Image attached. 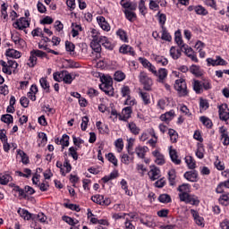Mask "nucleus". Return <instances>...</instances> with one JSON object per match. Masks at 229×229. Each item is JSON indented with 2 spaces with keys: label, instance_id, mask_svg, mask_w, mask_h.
<instances>
[{
  "label": "nucleus",
  "instance_id": "nucleus-1",
  "mask_svg": "<svg viewBox=\"0 0 229 229\" xmlns=\"http://www.w3.org/2000/svg\"><path fill=\"white\" fill-rule=\"evenodd\" d=\"M100 81H102L99 85L100 90H103L106 96H114V81L112 78L103 75Z\"/></svg>",
  "mask_w": 229,
  "mask_h": 229
},
{
  "label": "nucleus",
  "instance_id": "nucleus-2",
  "mask_svg": "<svg viewBox=\"0 0 229 229\" xmlns=\"http://www.w3.org/2000/svg\"><path fill=\"white\" fill-rule=\"evenodd\" d=\"M0 65H2V71L4 74H8L9 76L12 74V71L15 72V69L19 67V64L14 60H8V62H4L3 60L0 61Z\"/></svg>",
  "mask_w": 229,
  "mask_h": 229
},
{
  "label": "nucleus",
  "instance_id": "nucleus-3",
  "mask_svg": "<svg viewBox=\"0 0 229 229\" xmlns=\"http://www.w3.org/2000/svg\"><path fill=\"white\" fill-rule=\"evenodd\" d=\"M37 56L38 58H47V54H46V52H42V50L30 51V56L29 59V63L27 64L29 67H33L34 65H37Z\"/></svg>",
  "mask_w": 229,
  "mask_h": 229
},
{
  "label": "nucleus",
  "instance_id": "nucleus-4",
  "mask_svg": "<svg viewBox=\"0 0 229 229\" xmlns=\"http://www.w3.org/2000/svg\"><path fill=\"white\" fill-rule=\"evenodd\" d=\"M174 89L177 90L181 98H183L189 94V91L187 90V84L183 79H179L175 81Z\"/></svg>",
  "mask_w": 229,
  "mask_h": 229
},
{
  "label": "nucleus",
  "instance_id": "nucleus-5",
  "mask_svg": "<svg viewBox=\"0 0 229 229\" xmlns=\"http://www.w3.org/2000/svg\"><path fill=\"white\" fill-rule=\"evenodd\" d=\"M179 198L181 201H184V203H190V205H199V199L195 195L183 192L179 194Z\"/></svg>",
  "mask_w": 229,
  "mask_h": 229
},
{
  "label": "nucleus",
  "instance_id": "nucleus-6",
  "mask_svg": "<svg viewBox=\"0 0 229 229\" xmlns=\"http://www.w3.org/2000/svg\"><path fill=\"white\" fill-rule=\"evenodd\" d=\"M140 81L142 83L145 90H151V87L153 86V81L151 78L148 77V73L141 72L140 73Z\"/></svg>",
  "mask_w": 229,
  "mask_h": 229
},
{
  "label": "nucleus",
  "instance_id": "nucleus-7",
  "mask_svg": "<svg viewBox=\"0 0 229 229\" xmlns=\"http://www.w3.org/2000/svg\"><path fill=\"white\" fill-rule=\"evenodd\" d=\"M219 117L221 121H228L229 119L228 105L222 104L221 106H219Z\"/></svg>",
  "mask_w": 229,
  "mask_h": 229
},
{
  "label": "nucleus",
  "instance_id": "nucleus-8",
  "mask_svg": "<svg viewBox=\"0 0 229 229\" xmlns=\"http://www.w3.org/2000/svg\"><path fill=\"white\" fill-rule=\"evenodd\" d=\"M122 96L123 98H127L125 105H129L130 106H133V105H135V101L131 100V97H130V87L125 86L122 88Z\"/></svg>",
  "mask_w": 229,
  "mask_h": 229
},
{
  "label": "nucleus",
  "instance_id": "nucleus-9",
  "mask_svg": "<svg viewBox=\"0 0 229 229\" xmlns=\"http://www.w3.org/2000/svg\"><path fill=\"white\" fill-rule=\"evenodd\" d=\"M150 58L154 60V62L157 63L159 65H162L163 67H165L167 64H169V60L167 58L158 55L157 54H151Z\"/></svg>",
  "mask_w": 229,
  "mask_h": 229
},
{
  "label": "nucleus",
  "instance_id": "nucleus-10",
  "mask_svg": "<svg viewBox=\"0 0 229 229\" xmlns=\"http://www.w3.org/2000/svg\"><path fill=\"white\" fill-rule=\"evenodd\" d=\"M13 26L16 30H26V28H30V21L26 18H20L19 21L14 22Z\"/></svg>",
  "mask_w": 229,
  "mask_h": 229
},
{
  "label": "nucleus",
  "instance_id": "nucleus-11",
  "mask_svg": "<svg viewBox=\"0 0 229 229\" xmlns=\"http://www.w3.org/2000/svg\"><path fill=\"white\" fill-rule=\"evenodd\" d=\"M98 23L104 31H110V24L106 21V19L103 16L97 17Z\"/></svg>",
  "mask_w": 229,
  "mask_h": 229
},
{
  "label": "nucleus",
  "instance_id": "nucleus-12",
  "mask_svg": "<svg viewBox=\"0 0 229 229\" xmlns=\"http://www.w3.org/2000/svg\"><path fill=\"white\" fill-rule=\"evenodd\" d=\"M148 176L152 182L158 180V178H160V169H158L157 166H153L148 172Z\"/></svg>",
  "mask_w": 229,
  "mask_h": 229
},
{
  "label": "nucleus",
  "instance_id": "nucleus-13",
  "mask_svg": "<svg viewBox=\"0 0 229 229\" xmlns=\"http://www.w3.org/2000/svg\"><path fill=\"white\" fill-rule=\"evenodd\" d=\"M191 214L194 218V221L198 226H205V224L203 223L204 219L203 217L199 216V214H198V211L194 209H191Z\"/></svg>",
  "mask_w": 229,
  "mask_h": 229
},
{
  "label": "nucleus",
  "instance_id": "nucleus-14",
  "mask_svg": "<svg viewBox=\"0 0 229 229\" xmlns=\"http://www.w3.org/2000/svg\"><path fill=\"white\" fill-rule=\"evenodd\" d=\"M219 131L221 133V139L223 140L224 146H229V137L228 132L226 131V128L222 126L219 128Z\"/></svg>",
  "mask_w": 229,
  "mask_h": 229
},
{
  "label": "nucleus",
  "instance_id": "nucleus-15",
  "mask_svg": "<svg viewBox=\"0 0 229 229\" xmlns=\"http://www.w3.org/2000/svg\"><path fill=\"white\" fill-rule=\"evenodd\" d=\"M131 117V106H127L123 109L122 115H120L121 121H128Z\"/></svg>",
  "mask_w": 229,
  "mask_h": 229
},
{
  "label": "nucleus",
  "instance_id": "nucleus-16",
  "mask_svg": "<svg viewBox=\"0 0 229 229\" xmlns=\"http://www.w3.org/2000/svg\"><path fill=\"white\" fill-rule=\"evenodd\" d=\"M153 156L156 157L155 162L156 164H157V165H164V164H165V159H164V155H162L157 150H155L153 152Z\"/></svg>",
  "mask_w": 229,
  "mask_h": 229
},
{
  "label": "nucleus",
  "instance_id": "nucleus-17",
  "mask_svg": "<svg viewBox=\"0 0 229 229\" xmlns=\"http://www.w3.org/2000/svg\"><path fill=\"white\" fill-rule=\"evenodd\" d=\"M159 83H164V80L167 78V70L165 68H160L156 75Z\"/></svg>",
  "mask_w": 229,
  "mask_h": 229
},
{
  "label": "nucleus",
  "instance_id": "nucleus-18",
  "mask_svg": "<svg viewBox=\"0 0 229 229\" xmlns=\"http://www.w3.org/2000/svg\"><path fill=\"white\" fill-rule=\"evenodd\" d=\"M120 53L123 55H131V56L135 55V51H133V48L128 45H123L120 49Z\"/></svg>",
  "mask_w": 229,
  "mask_h": 229
},
{
  "label": "nucleus",
  "instance_id": "nucleus-19",
  "mask_svg": "<svg viewBox=\"0 0 229 229\" xmlns=\"http://www.w3.org/2000/svg\"><path fill=\"white\" fill-rule=\"evenodd\" d=\"M170 56H172V58L174 60H178V58H180V56H182V48L177 49L176 47H172L170 48Z\"/></svg>",
  "mask_w": 229,
  "mask_h": 229
},
{
  "label": "nucleus",
  "instance_id": "nucleus-20",
  "mask_svg": "<svg viewBox=\"0 0 229 229\" xmlns=\"http://www.w3.org/2000/svg\"><path fill=\"white\" fill-rule=\"evenodd\" d=\"M184 178H186V180H188L189 182H197V180H198V173H196V171L186 172L184 174Z\"/></svg>",
  "mask_w": 229,
  "mask_h": 229
},
{
  "label": "nucleus",
  "instance_id": "nucleus-21",
  "mask_svg": "<svg viewBox=\"0 0 229 229\" xmlns=\"http://www.w3.org/2000/svg\"><path fill=\"white\" fill-rule=\"evenodd\" d=\"M90 47L95 51V53H101V45L99 39H92L90 42Z\"/></svg>",
  "mask_w": 229,
  "mask_h": 229
},
{
  "label": "nucleus",
  "instance_id": "nucleus-22",
  "mask_svg": "<svg viewBox=\"0 0 229 229\" xmlns=\"http://www.w3.org/2000/svg\"><path fill=\"white\" fill-rule=\"evenodd\" d=\"M31 33L32 37H41L44 42H49V38L44 37V33H42V30H40V28L33 30Z\"/></svg>",
  "mask_w": 229,
  "mask_h": 229
},
{
  "label": "nucleus",
  "instance_id": "nucleus-23",
  "mask_svg": "<svg viewBox=\"0 0 229 229\" xmlns=\"http://www.w3.org/2000/svg\"><path fill=\"white\" fill-rule=\"evenodd\" d=\"M193 89L195 90L196 94H201V92H203L202 82L198 80H194L193 81Z\"/></svg>",
  "mask_w": 229,
  "mask_h": 229
},
{
  "label": "nucleus",
  "instance_id": "nucleus-24",
  "mask_svg": "<svg viewBox=\"0 0 229 229\" xmlns=\"http://www.w3.org/2000/svg\"><path fill=\"white\" fill-rule=\"evenodd\" d=\"M13 178L8 174H0V185H6L9 182H12Z\"/></svg>",
  "mask_w": 229,
  "mask_h": 229
},
{
  "label": "nucleus",
  "instance_id": "nucleus-25",
  "mask_svg": "<svg viewBox=\"0 0 229 229\" xmlns=\"http://www.w3.org/2000/svg\"><path fill=\"white\" fill-rule=\"evenodd\" d=\"M170 158L174 164H176L179 165V164H182V160L178 159V154L174 149H170L169 151Z\"/></svg>",
  "mask_w": 229,
  "mask_h": 229
},
{
  "label": "nucleus",
  "instance_id": "nucleus-26",
  "mask_svg": "<svg viewBox=\"0 0 229 229\" xmlns=\"http://www.w3.org/2000/svg\"><path fill=\"white\" fill-rule=\"evenodd\" d=\"M190 72H191V74H194V76H196L197 78H199V76L203 75V72H201V70H199V66L195 64L190 67Z\"/></svg>",
  "mask_w": 229,
  "mask_h": 229
},
{
  "label": "nucleus",
  "instance_id": "nucleus-27",
  "mask_svg": "<svg viewBox=\"0 0 229 229\" xmlns=\"http://www.w3.org/2000/svg\"><path fill=\"white\" fill-rule=\"evenodd\" d=\"M18 213L23 219L30 221V219H33V214L30 213L28 210L25 209H19Z\"/></svg>",
  "mask_w": 229,
  "mask_h": 229
},
{
  "label": "nucleus",
  "instance_id": "nucleus-28",
  "mask_svg": "<svg viewBox=\"0 0 229 229\" xmlns=\"http://www.w3.org/2000/svg\"><path fill=\"white\" fill-rule=\"evenodd\" d=\"M6 56H9L10 58H21V52L15 50V49H8L5 53Z\"/></svg>",
  "mask_w": 229,
  "mask_h": 229
},
{
  "label": "nucleus",
  "instance_id": "nucleus-29",
  "mask_svg": "<svg viewBox=\"0 0 229 229\" xmlns=\"http://www.w3.org/2000/svg\"><path fill=\"white\" fill-rule=\"evenodd\" d=\"M161 30H162V36H161L162 40H165L166 42H171L172 40L171 34L167 32V29L165 26H162Z\"/></svg>",
  "mask_w": 229,
  "mask_h": 229
},
{
  "label": "nucleus",
  "instance_id": "nucleus-30",
  "mask_svg": "<svg viewBox=\"0 0 229 229\" xmlns=\"http://www.w3.org/2000/svg\"><path fill=\"white\" fill-rule=\"evenodd\" d=\"M74 78H72V75L69 73V72L64 71L63 81L66 83V85H71L73 81Z\"/></svg>",
  "mask_w": 229,
  "mask_h": 229
},
{
  "label": "nucleus",
  "instance_id": "nucleus-31",
  "mask_svg": "<svg viewBox=\"0 0 229 229\" xmlns=\"http://www.w3.org/2000/svg\"><path fill=\"white\" fill-rule=\"evenodd\" d=\"M135 151L139 158H144L146 151H148V147H137Z\"/></svg>",
  "mask_w": 229,
  "mask_h": 229
},
{
  "label": "nucleus",
  "instance_id": "nucleus-32",
  "mask_svg": "<svg viewBox=\"0 0 229 229\" xmlns=\"http://www.w3.org/2000/svg\"><path fill=\"white\" fill-rule=\"evenodd\" d=\"M125 17L127 21H130V22H133L135 19H137V14L131 10H125L124 11Z\"/></svg>",
  "mask_w": 229,
  "mask_h": 229
},
{
  "label": "nucleus",
  "instance_id": "nucleus-33",
  "mask_svg": "<svg viewBox=\"0 0 229 229\" xmlns=\"http://www.w3.org/2000/svg\"><path fill=\"white\" fill-rule=\"evenodd\" d=\"M199 119H200V123H202V124H204V126L206 128H212L213 123H212V120L211 119H209L207 116H200Z\"/></svg>",
  "mask_w": 229,
  "mask_h": 229
},
{
  "label": "nucleus",
  "instance_id": "nucleus-34",
  "mask_svg": "<svg viewBox=\"0 0 229 229\" xmlns=\"http://www.w3.org/2000/svg\"><path fill=\"white\" fill-rule=\"evenodd\" d=\"M63 221L67 223V225H70V226H76V225L80 223V221L74 220L72 217L67 216H63Z\"/></svg>",
  "mask_w": 229,
  "mask_h": 229
},
{
  "label": "nucleus",
  "instance_id": "nucleus-35",
  "mask_svg": "<svg viewBox=\"0 0 229 229\" xmlns=\"http://www.w3.org/2000/svg\"><path fill=\"white\" fill-rule=\"evenodd\" d=\"M128 128L133 133V135H139L140 131V129H139L137 124H135L133 122L128 123Z\"/></svg>",
  "mask_w": 229,
  "mask_h": 229
},
{
  "label": "nucleus",
  "instance_id": "nucleus-36",
  "mask_svg": "<svg viewBox=\"0 0 229 229\" xmlns=\"http://www.w3.org/2000/svg\"><path fill=\"white\" fill-rule=\"evenodd\" d=\"M194 11L198 15H208V11L201 5L195 6Z\"/></svg>",
  "mask_w": 229,
  "mask_h": 229
},
{
  "label": "nucleus",
  "instance_id": "nucleus-37",
  "mask_svg": "<svg viewBox=\"0 0 229 229\" xmlns=\"http://www.w3.org/2000/svg\"><path fill=\"white\" fill-rule=\"evenodd\" d=\"M185 162L189 167V169H196V161L192 158V157L189 156L185 157Z\"/></svg>",
  "mask_w": 229,
  "mask_h": 229
},
{
  "label": "nucleus",
  "instance_id": "nucleus-38",
  "mask_svg": "<svg viewBox=\"0 0 229 229\" xmlns=\"http://www.w3.org/2000/svg\"><path fill=\"white\" fill-rule=\"evenodd\" d=\"M140 96L144 105H149V103H151V100L149 99V93L140 91Z\"/></svg>",
  "mask_w": 229,
  "mask_h": 229
},
{
  "label": "nucleus",
  "instance_id": "nucleus-39",
  "mask_svg": "<svg viewBox=\"0 0 229 229\" xmlns=\"http://www.w3.org/2000/svg\"><path fill=\"white\" fill-rule=\"evenodd\" d=\"M1 121L5 123V124H10L11 123H13V116L10 114H4L1 117Z\"/></svg>",
  "mask_w": 229,
  "mask_h": 229
},
{
  "label": "nucleus",
  "instance_id": "nucleus-40",
  "mask_svg": "<svg viewBox=\"0 0 229 229\" xmlns=\"http://www.w3.org/2000/svg\"><path fill=\"white\" fill-rule=\"evenodd\" d=\"M17 153L21 157L22 164L30 163V158L28 157V155H26L24 151L19 149L17 150Z\"/></svg>",
  "mask_w": 229,
  "mask_h": 229
},
{
  "label": "nucleus",
  "instance_id": "nucleus-41",
  "mask_svg": "<svg viewBox=\"0 0 229 229\" xmlns=\"http://www.w3.org/2000/svg\"><path fill=\"white\" fill-rule=\"evenodd\" d=\"M171 117H174V111H169L160 116L161 121H171Z\"/></svg>",
  "mask_w": 229,
  "mask_h": 229
},
{
  "label": "nucleus",
  "instance_id": "nucleus-42",
  "mask_svg": "<svg viewBox=\"0 0 229 229\" xmlns=\"http://www.w3.org/2000/svg\"><path fill=\"white\" fill-rule=\"evenodd\" d=\"M168 180L170 182V185H174L176 180V172L174 170H170L168 173Z\"/></svg>",
  "mask_w": 229,
  "mask_h": 229
},
{
  "label": "nucleus",
  "instance_id": "nucleus-43",
  "mask_svg": "<svg viewBox=\"0 0 229 229\" xmlns=\"http://www.w3.org/2000/svg\"><path fill=\"white\" fill-rule=\"evenodd\" d=\"M64 71L54 72L53 78L55 81H58V82L64 81Z\"/></svg>",
  "mask_w": 229,
  "mask_h": 229
},
{
  "label": "nucleus",
  "instance_id": "nucleus-44",
  "mask_svg": "<svg viewBox=\"0 0 229 229\" xmlns=\"http://www.w3.org/2000/svg\"><path fill=\"white\" fill-rule=\"evenodd\" d=\"M181 51H184L186 56H189L190 55H194V51L192 50V48L189 47V46L187 45H182Z\"/></svg>",
  "mask_w": 229,
  "mask_h": 229
},
{
  "label": "nucleus",
  "instance_id": "nucleus-45",
  "mask_svg": "<svg viewBox=\"0 0 229 229\" xmlns=\"http://www.w3.org/2000/svg\"><path fill=\"white\" fill-rule=\"evenodd\" d=\"M160 203H171V196L169 194H161L158 197Z\"/></svg>",
  "mask_w": 229,
  "mask_h": 229
},
{
  "label": "nucleus",
  "instance_id": "nucleus-46",
  "mask_svg": "<svg viewBox=\"0 0 229 229\" xmlns=\"http://www.w3.org/2000/svg\"><path fill=\"white\" fill-rule=\"evenodd\" d=\"M40 86L44 90H47V92H49V82H47V79L46 78H41L39 80Z\"/></svg>",
  "mask_w": 229,
  "mask_h": 229
},
{
  "label": "nucleus",
  "instance_id": "nucleus-47",
  "mask_svg": "<svg viewBox=\"0 0 229 229\" xmlns=\"http://www.w3.org/2000/svg\"><path fill=\"white\" fill-rule=\"evenodd\" d=\"M168 135L170 136L171 142H176L178 140V133L173 129H169Z\"/></svg>",
  "mask_w": 229,
  "mask_h": 229
},
{
  "label": "nucleus",
  "instance_id": "nucleus-48",
  "mask_svg": "<svg viewBox=\"0 0 229 229\" xmlns=\"http://www.w3.org/2000/svg\"><path fill=\"white\" fill-rule=\"evenodd\" d=\"M60 144L63 146V149L64 148H67L69 146V135L64 134L60 140Z\"/></svg>",
  "mask_w": 229,
  "mask_h": 229
},
{
  "label": "nucleus",
  "instance_id": "nucleus-49",
  "mask_svg": "<svg viewBox=\"0 0 229 229\" xmlns=\"http://www.w3.org/2000/svg\"><path fill=\"white\" fill-rule=\"evenodd\" d=\"M175 42L182 49V46H183V39H182V33L180 31L175 32Z\"/></svg>",
  "mask_w": 229,
  "mask_h": 229
},
{
  "label": "nucleus",
  "instance_id": "nucleus-50",
  "mask_svg": "<svg viewBox=\"0 0 229 229\" xmlns=\"http://www.w3.org/2000/svg\"><path fill=\"white\" fill-rule=\"evenodd\" d=\"M146 2L144 0H140L139 4V11L141 13V15L145 16L146 15Z\"/></svg>",
  "mask_w": 229,
  "mask_h": 229
},
{
  "label": "nucleus",
  "instance_id": "nucleus-51",
  "mask_svg": "<svg viewBox=\"0 0 229 229\" xmlns=\"http://www.w3.org/2000/svg\"><path fill=\"white\" fill-rule=\"evenodd\" d=\"M116 35L123 40V42H128V36L126 35V32L123 30H118L116 32Z\"/></svg>",
  "mask_w": 229,
  "mask_h": 229
},
{
  "label": "nucleus",
  "instance_id": "nucleus-52",
  "mask_svg": "<svg viewBox=\"0 0 229 229\" xmlns=\"http://www.w3.org/2000/svg\"><path fill=\"white\" fill-rule=\"evenodd\" d=\"M124 78H126V75L124 74V72H123L121 71L114 72L115 81H123V80H124Z\"/></svg>",
  "mask_w": 229,
  "mask_h": 229
},
{
  "label": "nucleus",
  "instance_id": "nucleus-53",
  "mask_svg": "<svg viewBox=\"0 0 229 229\" xmlns=\"http://www.w3.org/2000/svg\"><path fill=\"white\" fill-rule=\"evenodd\" d=\"M199 106H200V111L207 110L209 106L208 100L200 98Z\"/></svg>",
  "mask_w": 229,
  "mask_h": 229
},
{
  "label": "nucleus",
  "instance_id": "nucleus-54",
  "mask_svg": "<svg viewBox=\"0 0 229 229\" xmlns=\"http://www.w3.org/2000/svg\"><path fill=\"white\" fill-rule=\"evenodd\" d=\"M157 17H158L159 24H161V28H162V26L165 24V21H167V17L165 16V13H161L160 12L157 13Z\"/></svg>",
  "mask_w": 229,
  "mask_h": 229
},
{
  "label": "nucleus",
  "instance_id": "nucleus-55",
  "mask_svg": "<svg viewBox=\"0 0 229 229\" xmlns=\"http://www.w3.org/2000/svg\"><path fill=\"white\" fill-rule=\"evenodd\" d=\"M104 197L103 195H95L91 197V200L94 203H98V205H102Z\"/></svg>",
  "mask_w": 229,
  "mask_h": 229
},
{
  "label": "nucleus",
  "instance_id": "nucleus-56",
  "mask_svg": "<svg viewBox=\"0 0 229 229\" xmlns=\"http://www.w3.org/2000/svg\"><path fill=\"white\" fill-rule=\"evenodd\" d=\"M115 148H117L118 153L123 151V148H124V144L123 143V139H118L115 140Z\"/></svg>",
  "mask_w": 229,
  "mask_h": 229
},
{
  "label": "nucleus",
  "instance_id": "nucleus-57",
  "mask_svg": "<svg viewBox=\"0 0 229 229\" xmlns=\"http://www.w3.org/2000/svg\"><path fill=\"white\" fill-rule=\"evenodd\" d=\"M69 156L73 158V160H78V152L76 151V148L74 147H71L69 148Z\"/></svg>",
  "mask_w": 229,
  "mask_h": 229
},
{
  "label": "nucleus",
  "instance_id": "nucleus-58",
  "mask_svg": "<svg viewBox=\"0 0 229 229\" xmlns=\"http://www.w3.org/2000/svg\"><path fill=\"white\" fill-rule=\"evenodd\" d=\"M20 103L21 106H23V108H28V106H30V99H28V98L26 97H21L20 99Z\"/></svg>",
  "mask_w": 229,
  "mask_h": 229
},
{
  "label": "nucleus",
  "instance_id": "nucleus-59",
  "mask_svg": "<svg viewBox=\"0 0 229 229\" xmlns=\"http://www.w3.org/2000/svg\"><path fill=\"white\" fill-rule=\"evenodd\" d=\"M107 160H109V162H111V164L117 166V158L115 157V156L113 153L107 154Z\"/></svg>",
  "mask_w": 229,
  "mask_h": 229
},
{
  "label": "nucleus",
  "instance_id": "nucleus-60",
  "mask_svg": "<svg viewBox=\"0 0 229 229\" xmlns=\"http://www.w3.org/2000/svg\"><path fill=\"white\" fill-rule=\"evenodd\" d=\"M66 208H70V210H75V212H80L81 208L79 205L76 204H64Z\"/></svg>",
  "mask_w": 229,
  "mask_h": 229
},
{
  "label": "nucleus",
  "instance_id": "nucleus-61",
  "mask_svg": "<svg viewBox=\"0 0 229 229\" xmlns=\"http://www.w3.org/2000/svg\"><path fill=\"white\" fill-rule=\"evenodd\" d=\"M203 151H205V149L203 148V146L199 145L196 151V157H198V158H203V157H205V155L203 154Z\"/></svg>",
  "mask_w": 229,
  "mask_h": 229
},
{
  "label": "nucleus",
  "instance_id": "nucleus-62",
  "mask_svg": "<svg viewBox=\"0 0 229 229\" xmlns=\"http://www.w3.org/2000/svg\"><path fill=\"white\" fill-rule=\"evenodd\" d=\"M65 47L66 51H69L70 53H72L75 49L74 44H72V42L70 41L65 42Z\"/></svg>",
  "mask_w": 229,
  "mask_h": 229
},
{
  "label": "nucleus",
  "instance_id": "nucleus-63",
  "mask_svg": "<svg viewBox=\"0 0 229 229\" xmlns=\"http://www.w3.org/2000/svg\"><path fill=\"white\" fill-rule=\"evenodd\" d=\"M189 184H182L178 187V191L181 194H183V192H189Z\"/></svg>",
  "mask_w": 229,
  "mask_h": 229
},
{
  "label": "nucleus",
  "instance_id": "nucleus-64",
  "mask_svg": "<svg viewBox=\"0 0 229 229\" xmlns=\"http://www.w3.org/2000/svg\"><path fill=\"white\" fill-rule=\"evenodd\" d=\"M220 226L222 229H229V221L228 219H225L221 224Z\"/></svg>",
  "mask_w": 229,
  "mask_h": 229
}]
</instances>
